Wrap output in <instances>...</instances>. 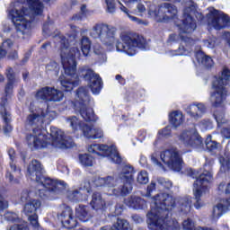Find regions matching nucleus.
Listing matches in <instances>:
<instances>
[{
  "mask_svg": "<svg viewBox=\"0 0 230 230\" xmlns=\"http://www.w3.org/2000/svg\"><path fill=\"white\" fill-rule=\"evenodd\" d=\"M44 118H48V113L44 114V111H41V114L31 113L27 116L26 125L32 127V134L26 137L28 146L36 150L46 148L48 145L62 150L71 148L73 145L66 139V135L61 129L50 127V134L48 135V131L44 129Z\"/></svg>",
  "mask_w": 230,
  "mask_h": 230,
  "instance_id": "f257e3e1",
  "label": "nucleus"
},
{
  "mask_svg": "<svg viewBox=\"0 0 230 230\" xmlns=\"http://www.w3.org/2000/svg\"><path fill=\"white\" fill-rule=\"evenodd\" d=\"M175 198L170 194L160 193L153 197L151 210L146 214L150 230H181L177 220L172 219V209H175Z\"/></svg>",
  "mask_w": 230,
  "mask_h": 230,
  "instance_id": "f03ea898",
  "label": "nucleus"
},
{
  "mask_svg": "<svg viewBox=\"0 0 230 230\" xmlns=\"http://www.w3.org/2000/svg\"><path fill=\"white\" fill-rule=\"evenodd\" d=\"M51 28L50 26L49 28V31H48L46 26H44L43 31L55 37L61 44L60 57L66 75L65 78L62 76L59 78L62 89L66 92L73 91L79 82L78 75H76V59H80L82 54L77 47L69 48V40L66 39V36L59 35L58 31H57L56 34L51 32Z\"/></svg>",
  "mask_w": 230,
  "mask_h": 230,
  "instance_id": "7ed1b4c3",
  "label": "nucleus"
},
{
  "mask_svg": "<svg viewBox=\"0 0 230 230\" xmlns=\"http://www.w3.org/2000/svg\"><path fill=\"white\" fill-rule=\"evenodd\" d=\"M183 6L181 20L174 21L178 28L179 37L181 40V46L174 50V55H190L193 51L191 46L195 44V40L190 37L197 30V22L193 19V15H195L198 21H204V14L197 10V5H195L193 1L185 0Z\"/></svg>",
  "mask_w": 230,
  "mask_h": 230,
  "instance_id": "20e7f679",
  "label": "nucleus"
},
{
  "mask_svg": "<svg viewBox=\"0 0 230 230\" xmlns=\"http://www.w3.org/2000/svg\"><path fill=\"white\" fill-rule=\"evenodd\" d=\"M21 4H27L28 7L24 5L12 9L9 14L12 17V22H13L17 33L22 35H26L30 30H31V22L37 15H42L44 12V5L40 0H18Z\"/></svg>",
  "mask_w": 230,
  "mask_h": 230,
  "instance_id": "39448f33",
  "label": "nucleus"
},
{
  "mask_svg": "<svg viewBox=\"0 0 230 230\" xmlns=\"http://www.w3.org/2000/svg\"><path fill=\"white\" fill-rule=\"evenodd\" d=\"M44 170L42 164L38 160H32L27 168V177L31 181H35L38 184H40L42 188L46 189L49 193H60V191L66 190V182L53 180L49 177L42 175Z\"/></svg>",
  "mask_w": 230,
  "mask_h": 230,
  "instance_id": "423d86ee",
  "label": "nucleus"
},
{
  "mask_svg": "<svg viewBox=\"0 0 230 230\" xmlns=\"http://www.w3.org/2000/svg\"><path fill=\"white\" fill-rule=\"evenodd\" d=\"M187 175L196 179L193 184L194 207L196 209H200L204 206L201 197L208 191V184L213 181V174L209 171L200 173L193 169H187Z\"/></svg>",
  "mask_w": 230,
  "mask_h": 230,
  "instance_id": "0eeeda50",
  "label": "nucleus"
},
{
  "mask_svg": "<svg viewBox=\"0 0 230 230\" xmlns=\"http://www.w3.org/2000/svg\"><path fill=\"white\" fill-rule=\"evenodd\" d=\"M230 80V69L227 66H224L221 74L218 76H215L212 83V89L210 93V102L212 107H220L226 101L227 96V88L226 85L229 84Z\"/></svg>",
  "mask_w": 230,
  "mask_h": 230,
  "instance_id": "6e6552de",
  "label": "nucleus"
},
{
  "mask_svg": "<svg viewBox=\"0 0 230 230\" xmlns=\"http://www.w3.org/2000/svg\"><path fill=\"white\" fill-rule=\"evenodd\" d=\"M118 29L106 23H96L90 30V37L92 39H99L107 48H113L114 44L118 42L116 33Z\"/></svg>",
  "mask_w": 230,
  "mask_h": 230,
  "instance_id": "1a4fd4ad",
  "label": "nucleus"
},
{
  "mask_svg": "<svg viewBox=\"0 0 230 230\" xmlns=\"http://www.w3.org/2000/svg\"><path fill=\"white\" fill-rule=\"evenodd\" d=\"M146 6L149 17L156 22H168L177 16V8L169 3H164L157 7L156 4L147 2Z\"/></svg>",
  "mask_w": 230,
  "mask_h": 230,
  "instance_id": "9d476101",
  "label": "nucleus"
},
{
  "mask_svg": "<svg viewBox=\"0 0 230 230\" xmlns=\"http://www.w3.org/2000/svg\"><path fill=\"white\" fill-rule=\"evenodd\" d=\"M90 102L89 90L85 87L78 88L75 94V109L85 121H96L98 118L94 115V110L89 108Z\"/></svg>",
  "mask_w": 230,
  "mask_h": 230,
  "instance_id": "9b49d317",
  "label": "nucleus"
},
{
  "mask_svg": "<svg viewBox=\"0 0 230 230\" xmlns=\"http://www.w3.org/2000/svg\"><path fill=\"white\" fill-rule=\"evenodd\" d=\"M120 39L123 43L117 41L116 49L117 51L127 53L129 57H134L137 53V48H143L145 46V40H143V38L139 34L122 32Z\"/></svg>",
  "mask_w": 230,
  "mask_h": 230,
  "instance_id": "f8f14e48",
  "label": "nucleus"
},
{
  "mask_svg": "<svg viewBox=\"0 0 230 230\" xmlns=\"http://www.w3.org/2000/svg\"><path fill=\"white\" fill-rule=\"evenodd\" d=\"M88 152L90 154H96L102 157H108L115 164H121L123 161L114 146H109L105 144H93L88 147Z\"/></svg>",
  "mask_w": 230,
  "mask_h": 230,
  "instance_id": "ddd939ff",
  "label": "nucleus"
},
{
  "mask_svg": "<svg viewBox=\"0 0 230 230\" xmlns=\"http://www.w3.org/2000/svg\"><path fill=\"white\" fill-rule=\"evenodd\" d=\"M134 167L131 165H124L120 173V179L123 181L121 189H113L111 195L118 197H125L132 191V181H134Z\"/></svg>",
  "mask_w": 230,
  "mask_h": 230,
  "instance_id": "4468645a",
  "label": "nucleus"
},
{
  "mask_svg": "<svg viewBox=\"0 0 230 230\" xmlns=\"http://www.w3.org/2000/svg\"><path fill=\"white\" fill-rule=\"evenodd\" d=\"M160 157L170 170H173V172H181L182 170V155L177 148L167 149L162 152Z\"/></svg>",
  "mask_w": 230,
  "mask_h": 230,
  "instance_id": "2eb2a0df",
  "label": "nucleus"
},
{
  "mask_svg": "<svg viewBox=\"0 0 230 230\" xmlns=\"http://www.w3.org/2000/svg\"><path fill=\"white\" fill-rule=\"evenodd\" d=\"M79 76L83 77L85 82H88V85L93 94H100L103 83L102 77L89 66H82L79 69Z\"/></svg>",
  "mask_w": 230,
  "mask_h": 230,
  "instance_id": "dca6fc26",
  "label": "nucleus"
},
{
  "mask_svg": "<svg viewBox=\"0 0 230 230\" xmlns=\"http://www.w3.org/2000/svg\"><path fill=\"white\" fill-rule=\"evenodd\" d=\"M208 26H212L215 30H224L226 26L230 25V18L227 14L215 9L214 7H208L206 14Z\"/></svg>",
  "mask_w": 230,
  "mask_h": 230,
  "instance_id": "f3484780",
  "label": "nucleus"
},
{
  "mask_svg": "<svg viewBox=\"0 0 230 230\" xmlns=\"http://www.w3.org/2000/svg\"><path fill=\"white\" fill-rule=\"evenodd\" d=\"M36 99L43 100L44 102H62L64 100V93L53 87L45 86L37 92Z\"/></svg>",
  "mask_w": 230,
  "mask_h": 230,
  "instance_id": "a211bd4d",
  "label": "nucleus"
},
{
  "mask_svg": "<svg viewBox=\"0 0 230 230\" xmlns=\"http://www.w3.org/2000/svg\"><path fill=\"white\" fill-rule=\"evenodd\" d=\"M179 139L185 146H192V148H199V146H202L203 143L202 137L199 136L195 128L182 131Z\"/></svg>",
  "mask_w": 230,
  "mask_h": 230,
  "instance_id": "6ab92c4d",
  "label": "nucleus"
},
{
  "mask_svg": "<svg viewBox=\"0 0 230 230\" xmlns=\"http://www.w3.org/2000/svg\"><path fill=\"white\" fill-rule=\"evenodd\" d=\"M58 218L66 229H73L78 224L73 215V209L67 206L63 207L62 212L58 215Z\"/></svg>",
  "mask_w": 230,
  "mask_h": 230,
  "instance_id": "aec40b11",
  "label": "nucleus"
},
{
  "mask_svg": "<svg viewBox=\"0 0 230 230\" xmlns=\"http://www.w3.org/2000/svg\"><path fill=\"white\" fill-rule=\"evenodd\" d=\"M118 181L112 177L108 176L104 178H98L96 181L97 186H105V188H108V195H114L115 197H118L116 194H111L112 190H121L123 185H120L119 188H116Z\"/></svg>",
  "mask_w": 230,
  "mask_h": 230,
  "instance_id": "412c9836",
  "label": "nucleus"
},
{
  "mask_svg": "<svg viewBox=\"0 0 230 230\" xmlns=\"http://www.w3.org/2000/svg\"><path fill=\"white\" fill-rule=\"evenodd\" d=\"M83 134L87 139H102L103 130L100 128H93L89 125L83 126Z\"/></svg>",
  "mask_w": 230,
  "mask_h": 230,
  "instance_id": "4be33fe9",
  "label": "nucleus"
},
{
  "mask_svg": "<svg viewBox=\"0 0 230 230\" xmlns=\"http://www.w3.org/2000/svg\"><path fill=\"white\" fill-rule=\"evenodd\" d=\"M185 111L191 118L199 119V118H202V114L206 112V106L203 103L191 104L187 106Z\"/></svg>",
  "mask_w": 230,
  "mask_h": 230,
  "instance_id": "5701e85b",
  "label": "nucleus"
},
{
  "mask_svg": "<svg viewBox=\"0 0 230 230\" xmlns=\"http://www.w3.org/2000/svg\"><path fill=\"white\" fill-rule=\"evenodd\" d=\"M10 168L11 172H13L15 178L13 177V174L10 172V171H7L5 173V178L11 184H19L21 182V177H22V174H21V168L17 167L13 162L10 163Z\"/></svg>",
  "mask_w": 230,
  "mask_h": 230,
  "instance_id": "b1692460",
  "label": "nucleus"
},
{
  "mask_svg": "<svg viewBox=\"0 0 230 230\" xmlns=\"http://www.w3.org/2000/svg\"><path fill=\"white\" fill-rule=\"evenodd\" d=\"M125 204L133 209H145V208H146V201L144 199L136 196H131L130 198L126 199Z\"/></svg>",
  "mask_w": 230,
  "mask_h": 230,
  "instance_id": "393cba45",
  "label": "nucleus"
},
{
  "mask_svg": "<svg viewBox=\"0 0 230 230\" xmlns=\"http://www.w3.org/2000/svg\"><path fill=\"white\" fill-rule=\"evenodd\" d=\"M230 208V198L223 199L221 203L217 204L213 208L212 217L213 218H220L224 213Z\"/></svg>",
  "mask_w": 230,
  "mask_h": 230,
  "instance_id": "a878e982",
  "label": "nucleus"
},
{
  "mask_svg": "<svg viewBox=\"0 0 230 230\" xmlns=\"http://www.w3.org/2000/svg\"><path fill=\"white\" fill-rule=\"evenodd\" d=\"M195 57L197 61L204 67H207V69H209L213 67V66H215V62H213V58L206 55V53L202 52V50L196 52Z\"/></svg>",
  "mask_w": 230,
  "mask_h": 230,
  "instance_id": "bb28decb",
  "label": "nucleus"
},
{
  "mask_svg": "<svg viewBox=\"0 0 230 230\" xmlns=\"http://www.w3.org/2000/svg\"><path fill=\"white\" fill-rule=\"evenodd\" d=\"M41 203L40 200L39 199H31V201H29L25 204L23 211L24 214L27 217H31L33 215H37V209H39V208H40Z\"/></svg>",
  "mask_w": 230,
  "mask_h": 230,
  "instance_id": "cd10ccee",
  "label": "nucleus"
},
{
  "mask_svg": "<svg viewBox=\"0 0 230 230\" xmlns=\"http://www.w3.org/2000/svg\"><path fill=\"white\" fill-rule=\"evenodd\" d=\"M7 220L10 222H14L15 224L11 226L9 230H28V225L22 222L20 218L17 217L15 214H9L7 217Z\"/></svg>",
  "mask_w": 230,
  "mask_h": 230,
  "instance_id": "c85d7f7f",
  "label": "nucleus"
},
{
  "mask_svg": "<svg viewBox=\"0 0 230 230\" xmlns=\"http://www.w3.org/2000/svg\"><path fill=\"white\" fill-rule=\"evenodd\" d=\"M75 217L81 222H88L92 217L91 212H89V207L79 205L77 208H75Z\"/></svg>",
  "mask_w": 230,
  "mask_h": 230,
  "instance_id": "c756f323",
  "label": "nucleus"
},
{
  "mask_svg": "<svg viewBox=\"0 0 230 230\" xmlns=\"http://www.w3.org/2000/svg\"><path fill=\"white\" fill-rule=\"evenodd\" d=\"M90 204L93 209H103L105 208V200L102 198L100 192L93 193Z\"/></svg>",
  "mask_w": 230,
  "mask_h": 230,
  "instance_id": "7c9ffc66",
  "label": "nucleus"
},
{
  "mask_svg": "<svg viewBox=\"0 0 230 230\" xmlns=\"http://www.w3.org/2000/svg\"><path fill=\"white\" fill-rule=\"evenodd\" d=\"M5 75L8 78V83L5 86V96H10L13 89V80L15 79V75H13V69L12 67L7 68Z\"/></svg>",
  "mask_w": 230,
  "mask_h": 230,
  "instance_id": "2f4dec72",
  "label": "nucleus"
},
{
  "mask_svg": "<svg viewBox=\"0 0 230 230\" xmlns=\"http://www.w3.org/2000/svg\"><path fill=\"white\" fill-rule=\"evenodd\" d=\"M169 121L172 124L175 128L181 127L184 121V116L181 111H172L169 115Z\"/></svg>",
  "mask_w": 230,
  "mask_h": 230,
  "instance_id": "473e14b6",
  "label": "nucleus"
},
{
  "mask_svg": "<svg viewBox=\"0 0 230 230\" xmlns=\"http://www.w3.org/2000/svg\"><path fill=\"white\" fill-rule=\"evenodd\" d=\"M206 148L209 152H215L217 150H220L222 148V146L220 143L211 139V135H208L205 141Z\"/></svg>",
  "mask_w": 230,
  "mask_h": 230,
  "instance_id": "72a5a7b5",
  "label": "nucleus"
},
{
  "mask_svg": "<svg viewBox=\"0 0 230 230\" xmlns=\"http://www.w3.org/2000/svg\"><path fill=\"white\" fill-rule=\"evenodd\" d=\"M191 197H186L180 201V209L181 213H190L191 211Z\"/></svg>",
  "mask_w": 230,
  "mask_h": 230,
  "instance_id": "f704fd0d",
  "label": "nucleus"
},
{
  "mask_svg": "<svg viewBox=\"0 0 230 230\" xmlns=\"http://www.w3.org/2000/svg\"><path fill=\"white\" fill-rule=\"evenodd\" d=\"M81 49L84 57H88L91 51V40L84 36L81 40Z\"/></svg>",
  "mask_w": 230,
  "mask_h": 230,
  "instance_id": "c9c22d12",
  "label": "nucleus"
},
{
  "mask_svg": "<svg viewBox=\"0 0 230 230\" xmlns=\"http://www.w3.org/2000/svg\"><path fill=\"white\" fill-rule=\"evenodd\" d=\"M60 71V66H58V63L55 61H50L47 66H46V73L48 75H58V72Z\"/></svg>",
  "mask_w": 230,
  "mask_h": 230,
  "instance_id": "e433bc0d",
  "label": "nucleus"
},
{
  "mask_svg": "<svg viewBox=\"0 0 230 230\" xmlns=\"http://www.w3.org/2000/svg\"><path fill=\"white\" fill-rule=\"evenodd\" d=\"M13 46V41L12 40L8 39L3 41L2 47H0V60L1 58H4L6 57V49H10Z\"/></svg>",
  "mask_w": 230,
  "mask_h": 230,
  "instance_id": "4c0bfd02",
  "label": "nucleus"
},
{
  "mask_svg": "<svg viewBox=\"0 0 230 230\" xmlns=\"http://www.w3.org/2000/svg\"><path fill=\"white\" fill-rule=\"evenodd\" d=\"M87 15H91V11L87 9V5L83 4L80 9V13L75 14L72 17V21H82V19L87 17Z\"/></svg>",
  "mask_w": 230,
  "mask_h": 230,
  "instance_id": "58836bf2",
  "label": "nucleus"
},
{
  "mask_svg": "<svg viewBox=\"0 0 230 230\" xmlns=\"http://www.w3.org/2000/svg\"><path fill=\"white\" fill-rule=\"evenodd\" d=\"M130 229V224L127 220L118 218L116 223L113 225V230H128Z\"/></svg>",
  "mask_w": 230,
  "mask_h": 230,
  "instance_id": "ea45409f",
  "label": "nucleus"
},
{
  "mask_svg": "<svg viewBox=\"0 0 230 230\" xmlns=\"http://www.w3.org/2000/svg\"><path fill=\"white\" fill-rule=\"evenodd\" d=\"M1 116L5 123L4 127V134H8L13 130L12 125H10V111L2 112Z\"/></svg>",
  "mask_w": 230,
  "mask_h": 230,
  "instance_id": "a19ab883",
  "label": "nucleus"
},
{
  "mask_svg": "<svg viewBox=\"0 0 230 230\" xmlns=\"http://www.w3.org/2000/svg\"><path fill=\"white\" fill-rule=\"evenodd\" d=\"M118 3L120 5L119 9L121 10V12L126 13V15H128L130 21H132L133 22H136L137 24H143V21L136 16L131 15L128 8L125 7V5L121 4V2L118 1Z\"/></svg>",
  "mask_w": 230,
  "mask_h": 230,
  "instance_id": "79ce46f5",
  "label": "nucleus"
},
{
  "mask_svg": "<svg viewBox=\"0 0 230 230\" xmlns=\"http://www.w3.org/2000/svg\"><path fill=\"white\" fill-rule=\"evenodd\" d=\"M79 161L83 166H93L94 158L87 154L79 155Z\"/></svg>",
  "mask_w": 230,
  "mask_h": 230,
  "instance_id": "37998d69",
  "label": "nucleus"
},
{
  "mask_svg": "<svg viewBox=\"0 0 230 230\" xmlns=\"http://www.w3.org/2000/svg\"><path fill=\"white\" fill-rule=\"evenodd\" d=\"M67 123H69L70 127H72L73 130H78V128H82V122L75 116L69 117L66 119Z\"/></svg>",
  "mask_w": 230,
  "mask_h": 230,
  "instance_id": "c03bdc74",
  "label": "nucleus"
},
{
  "mask_svg": "<svg viewBox=\"0 0 230 230\" xmlns=\"http://www.w3.org/2000/svg\"><path fill=\"white\" fill-rule=\"evenodd\" d=\"M67 198L73 202H80V200H83L82 193L78 190H69L67 192Z\"/></svg>",
  "mask_w": 230,
  "mask_h": 230,
  "instance_id": "a18cd8bd",
  "label": "nucleus"
},
{
  "mask_svg": "<svg viewBox=\"0 0 230 230\" xmlns=\"http://www.w3.org/2000/svg\"><path fill=\"white\" fill-rule=\"evenodd\" d=\"M137 181L139 184H147L148 172H146V171H141L140 172H138Z\"/></svg>",
  "mask_w": 230,
  "mask_h": 230,
  "instance_id": "49530a36",
  "label": "nucleus"
},
{
  "mask_svg": "<svg viewBox=\"0 0 230 230\" xmlns=\"http://www.w3.org/2000/svg\"><path fill=\"white\" fill-rule=\"evenodd\" d=\"M107 5V12L109 13H114L116 12V1L114 0H105Z\"/></svg>",
  "mask_w": 230,
  "mask_h": 230,
  "instance_id": "de8ad7c7",
  "label": "nucleus"
},
{
  "mask_svg": "<svg viewBox=\"0 0 230 230\" xmlns=\"http://www.w3.org/2000/svg\"><path fill=\"white\" fill-rule=\"evenodd\" d=\"M203 44L206 48L213 49L217 44V38L212 37L208 40H204Z\"/></svg>",
  "mask_w": 230,
  "mask_h": 230,
  "instance_id": "09e8293b",
  "label": "nucleus"
},
{
  "mask_svg": "<svg viewBox=\"0 0 230 230\" xmlns=\"http://www.w3.org/2000/svg\"><path fill=\"white\" fill-rule=\"evenodd\" d=\"M157 182L160 184V186L165 188V190H170V188L172 186V181H166L164 178H158Z\"/></svg>",
  "mask_w": 230,
  "mask_h": 230,
  "instance_id": "8fccbe9b",
  "label": "nucleus"
},
{
  "mask_svg": "<svg viewBox=\"0 0 230 230\" xmlns=\"http://www.w3.org/2000/svg\"><path fill=\"white\" fill-rule=\"evenodd\" d=\"M36 193L40 197V199H43V200L46 199H49V195H51L49 193V191L47 190L44 188L43 189H39Z\"/></svg>",
  "mask_w": 230,
  "mask_h": 230,
  "instance_id": "3c124183",
  "label": "nucleus"
},
{
  "mask_svg": "<svg viewBox=\"0 0 230 230\" xmlns=\"http://www.w3.org/2000/svg\"><path fill=\"white\" fill-rule=\"evenodd\" d=\"M182 226L185 230H195V223L190 218L184 220Z\"/></svg>",
  "mask_w": 230,
  "mask_h": 230,
  "instance_id": "603ef678",
  "label": "nucleus"
},
{
  "mask_svg": "<svg viewBox=\"0 0 230 230\" xmlns=\"http://www.w3.org/2000/svg\"><path fill=\"white\" fill-rule=\"evenodd\" d=\"M31 198L30 197V191L23 190L21 194V202L28 204V202L31 201Z\"/></svg>",
  "mask_w": 230,
  "mask_h": 230,
  "instance_id": "864d4df0",
  "label": "nucleus"
},
{
  "mask_svg": "<svg viewBox=\"0 0 230 230\" xmlns=\"http://www.w3.org/2000/svg\"><path fill=\"white\" fill-rule=\"evenodd\" d=\"M214 118L218 125L226 123L225 114L222 111L214 113Z\"/></svg>",
  "mask_w": 230,
  "mask_h": 230,
  "instance_id": "5fc2aeb1",
  "label": "nucleus"
},
{
  "mask_svg": "<svg viewBox=\"0 0 230 230\" xmlns=\"http://www.w3.org/2000/svg\"><path fill=\"white\" fill-rule=\"evenodd\" d=\"M28 217L32 227L37 229L39 227V216L37 214H34L32 216Z\"/></svg>",
  "mask_w": 230,
  "mask_h": 230,
  "instance_id": "6e6d98bb",
  "label": "nucleus"
},
{
  "mask_svg": "<svg viewBox=\"0 0 230 230\" xmlns=\"http://www.w3.org/2000/svg\"><path fill=\"white\" fill-rule=\"evenodd\" d=\"M155 191V182L152 181L148 186L146 190V193L144 195V197H152V193Z\"/></svg>",
  "mask_w": 230,
  "mask_h": 230,
  "instance_id": "4d7b16f0",
  "label": "nucleus"
},
{
  "mask_svg": "<svg viewBox=\"0 0 230 230\" xmlns=\"http://www.w3.org/2000/svg\"><path fill=\"white\" fill-rule=\"evenodd\" d=\"M6 103H8V99L6 97L2 98V100L0 101V115L2 112L4 114H5V112H8L5 108Z\"/></svg>",
  "mask_w": 230,
  "mask_h": 230,
  "instance_id": "13d9d810",
  "label": "nucleus"
},
{
  "mask_svg": "<svg viewBox=\"0 0 230 230\" xmlns=\"http://www.w3.org/2000/svg\"><path fill=\"white\" fill-rule=\"evenodd\" d=\"M159 136H162L163 137H168V136L172 135V129H170L168 127L164 128V129L160 130L158 132Z\"/></svg>",
  "mask_w": 230,
  "mask_h": 230,
  "instance_id": "bf43d9fd",
  "label": "nucleus"
},
{
  "mask_svg": "<svg viewBox=\"0 0 230 230\" xmlns=\"http://www.w3.org/2000/svg\"><path fill=\"white\" fill-rule=\"evenodd\" d=\"M151 161L154 163V164H156L163 170L164 169V167L162 165V164L159 162V160H157V154L155 153V154L151 155Z\"/></svg>",
  "mask_w": 230,
  "mask_h": 230,
  "instance_id": "052dcab7",
  "label": "nucleus"
},
{
  "mask_svg": "<svg viewBox=\"0 0 230 230\" xmlns=\"http://www.w3.org/2000/svg\"><path fill=\"white\" fill-rule=\"evenodd\" d=\"M221 135L223 136V137H226V139H230V127L223 128L221 130Z\"/></svg>",
  "mask_w": 230,
  "mask_h": 230,
  "instance_id": "680f3d73",
  "label": "nucleus"
},
{
  "mask_svg": "<svg viewBox=\"0 0 230 230\" xmlns=\"http://www.w3.org/2000/svg\"><path fill=\"white\" fill-rule=\"evenodd\" d=\"M8 208V201L4 199V198L0 196V211H3V209H6Z\"/></svg>",
  "mask_w": 230,
  "mask_h": 230,
  "instance_id": "e2e57ef3",
  "label": "nucleus"
},
{
  "mask_svg": "<svg viewBox=\"0 0 230 230\" xmlns=\"http://www.w3.org/2000/svg\"><path fill=\"white\" fill-rule=\"evenodd\" d=\"M18 57H19V55L17 54V51H13V52H11L9 55H8V58L10 59V60H15V59H17L18 58Z\"/></svg>",
  "mask_w": 230,
  "mask_h": 230,
  "instance_id": "0e129e2a",
  "label": "nucleus"
},
{
  "mask_svg": "<svg viewBox=\"0 0 230 230\" xmlns=\"http://www.w3.org/2000/svg\"><path fill=\"white\" fill-rule=\"evenodd\" d=\"M116 80H118L119 84H120V85H125V78H123V76H121L120 75H117L115 76Z\"/></svg>",
  "mask_w": 230,
  "mask_h": 230,
  "instance_id": "69168bd1",
  "label": "nucleus"
},
{
  "mask_svg": "<svg viewBox=\"0 0 230 230\" xmlns=\"http://www.w3.org/2000/svg\"><path fill=\"white\" fill-rule=\"evenodd\" d=\"M137 11L140 13H143V12H146V7L145 6V4H138L137 5Z\"/></svg>",
  "mask_w": 230,
  "mask_h": 230,
  "instance_id": "338daca9",
  "label": "nucleus"
},
{
  "mask_svg": "<svg viewBox=\"0 0 230 230\" xmlns=\"http://www.w3.org/2000/svg\"><path fill=\"white\" fill-rule=\"evenodd\" d=\"M223 37L227 40L228 44H230V32H225Z\"/></svg>",
  "mask_w": 230,
  "mask_h": 230,
  "instance_id": "774afa93",
  "label": "nucleus"
}]
</instances>
